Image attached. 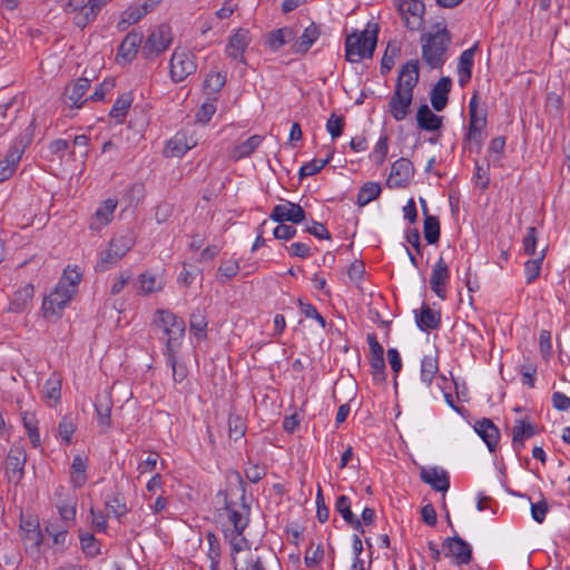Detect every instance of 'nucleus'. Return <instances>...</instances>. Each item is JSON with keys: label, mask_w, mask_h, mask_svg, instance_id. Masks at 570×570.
<instances>
[{"label": "nucleus", "mask_w": 570, "mask_h": 570, "mask_svg": "<svg viewBox=\"0 0 570 570\" xmlns=\"http://www.w3.org/2000/svg\"><path fill=\"white\" fill-rule=\"evenodd\" d=\"M235 474L242 491V502L229 501L227 491L220 490L217 497H223L224 507L219 510L218 517L224 537L230 543L232 551L239 552L246 543L244 531L249 523L250 507L245 502V482L238 472Z\"/></svg>", "instance_id": "nucleus-1"}, {"label": "nucleus", "mask_w": 570, "mask_h": 570, "mask_svg": "<svg viewBox=\"0 0 570 570\" xmlns=\"http://www.w3.org/2000/svg\"><path fill=\"white\" fill-rule=\"evenodd\" d=\"M379 24L367 23L365 30H354L345 39V59L357 63L364 58H372L377 45Z\"/></svg>", "instance_id": "nucleus-2"}, {"label": "nucleus", "mask_w": 570, "mask_h": 570, "mask_svg": "<svg viewBox=\"0 0 570 570\" xmlns=\"http://www.w3.org/2000/svg\"><path fill=\"white\" fill-rule=\"evenodd\" d=\"M422 45V59L431 69H441L446 61V53L452 36L446 27L436 32L423 33L420 38Z\"/></svg>", "instance_id": "nucleus-3"}, {"label": "nucleus", "mask_w": 570, "mask_h": 570, "mask_svg": "<svg viewBox=\"0 0 570 570\" xmlns=\"http://www.w3.org/2000/svg\"><path fill=\"white\" fill-rule=\"evenodd\" d=\"M154 324L163 331L166 336V351H177L181 345L186 325L184 320L178 318L167 309H157Z\"/></svg>", "instance_id": "nucleus-4"}, {"label": "nucleus", "mask_w": 570, "mask_h": 570, "mask_svg": "<svg viewBox=\"0 0 570 570\" xmlns=\"http://www.w3.org/2000/svg\"><path fill=\"white\" fill-rule=\"evenodd\" d=\"M171 29L167 23H161L155 28L147 37L141 55L145 59L153 60L165 52L171 45Z\"/></svg>", "instance_id": "nucleus-5"}, {"label": "nucleus", "mask_w": 570, "mask_h": 570, "mask_svg": "<svg viewBox=\"0 0 570 570\" xmlns=\"http://www.w3.org/2000/svg\"><path fill=\"white\" fill-rule=\"evenodd\" d=\"M75 287H52L50 293L43 295L42 312L43 316L60 317L63 308L76 294Z\"/></svg>", "instance_id": "nucleus-6"}, {"label": "nucleus", "mask_w": 570, "mask_h": 570, "mask_svg": "<svg viewBox=\"0 0 570 570\" xmlns=\"http://www.w3.org/2000/svg\"><path fill=\"white\" fill-rule=\"evenodd\" d=\"M197 69L195 56L186 49L176 48L170 58L169 73L174 82H180Z\"/></svg>", "instance_id": "nucleus-7"}, {"label": "nucleus", "mask_w": 570, "mask_h": 570, "mask_svg": "<svg viewBox=\"0 0 570 570\" xmlns=\"http://www.w3.org/2000/svg\"><path fill=\"white\" fill-rule=\"evenodd\" d=\"M394 3L409 30L416 31L423 26L425 6L421 0H394Z\"/></svg>", "instance_id": "nucleus-8"}, {"label": "nucleus", "mask_w": 570, "mask_h": 570, "mask_svg": "<svg viewBox=\"0 0 570 570\" xmlns=\"http://www.w3.org/2000/svg\"><path fill=\"white\" fill-rule=\"evenodd\" d=\"M367 343L370 346V365L372 370L373 380L382 383L386 380L384 348L379 343L374 333L367 335Z\"/></svg>", "instance_id": "nucleus-9"}, {"label": "nucleus", "mask_w": 570, "mask_h": 570, "mask_svg": "<svg viewBox=\"0 0 570 570\" xmlns=\"http://www.w3.org/2000/svg\"><path fill=\"white\" fill-rule=\"evenodd\" d=\"M27 453L22 446H12L7 455L6 475L9 481L19 484L24 475Z\"/></svg>", "instance_id": "nucleus-10"}, {"label": "nucleus", "mask_w": 570, "mask_h": 570, "mask_svg": "<svg viewBox=\"0 0 570 570\" xmlns=\"http://www.w3.org/2000/svg\"><path fill=\"white\" fill-rule=\"evenodd\" d=\"M269 218L276 223L301 224L306 219V213L299 204L286 202V204L276 205L272 209Z\"/></svg>", "instance_id": "nucleus-11"}, {"label": "nucleus", "mask_w": 570, "mask_h": 570, "mask_svg": "<svg viewBox=\"0 0 570 570\" xmlns=\"http://www.w3.org/2000/svg\"><path fill=\"white\" fill-rule=\"evenodd\" d=\"M414 175V166L407 158H400L392 164L387 179L389 187H406Z\"/></svg>", "instance_id": "nucleus-12"}, {"label": "nucleus", "mask_w": 570, "mask_h": 570, "mask_svg": "<svg viewBox=\"0 0 570 570\" xmlns=\"http://www.w3.org/2000/svg\"><path fill=\"white\" fill-rule=\"evenodd\" d=\"M445 557H453L456 564H468L472 560V549L461 537L454 535L443 541Z\"/></svg>", "instance_id": "nucleus-13"}, {"label": "nucleus", "mask_w": 570, "mask_h": 570, "mask_svg": "<svg viewBox=\"0 0 570 570\" xmlns=\"http://www.w3.org/2000/svg\"><path fill=\"white\" fill-rule=\"evenodd\" d=\"M413 100V94L402 91L400 86H395L394 92L389 101V111L396 121H402L410 112Z\"/></svg>", "instance_id": "nucleus-14"}, {"label": "nucleus", "mask_w": 570, "mask_h": 570, "mask_svg": "<svg viewBox=\"0 0 570 570\" xmlns=\"http://www.w3.org/2000/svg\"><path fill=\"white\" fill-rule=\"evenodd\" d=\"M419 65L417 59L406 61L399 70L395 86H400L402 91L413 94L420 79Z\"/></svg>", "instance_id": "nucleus-15"}, {"label": "nucleus", "mask_w": 570, "mask_h": 570, "mask_svg": "<svg viewBox=\"0 0 570 570\" xmlns=\"http://www.w3.org/2000/svg\"><path fill=\"white\" fill-rule=\"evenodd\" d=\"M55 495L57 498L56 508L58 509L61 519L65 521L75 520L77 505L76 495L71 494L63 485H59L56 489Z\"/></svg>", "instance_id": "nucleus-16"}, {"label": "nucleus", "mask_w": 570, "mask_h": 570, "mask_svg": "<svg viewBox=\"0 0 570 570\" xmlns=\"http://www.w3.org/2000/svg\"><path fill=\"white\" fill-rule=\"evenodd\" d=\"M538 433L537 425L529 419L515 420L512 429V446L515 452H520L524 446L525 440L532 438Z\"/></svg>", "instance_id": "nucleus-17"}, {"label": "nucleus", "mask_w": 570, "mask_h": 570, "mask_svg": "<svg viewBox=\"0 0 570 570\" xmlns=\"http://www.w3.org/2000/svg\"><path fill=\"white\" fill-rule=\"evenodd\" d=\"M474 431L485 442L490 452H494L500 441V431L491 419L483 417L475 422Z\"/></svg>", "instance_id": "nucleus-18"}, {"label": "nucleus", "mask_w": 570, "mask_h": 570, "mask_svg": "<svg viewBox=\"0 0 570 570\" xmlns=\"http://www.w3.org/2000/svg\"><path fill=\"white\" fill-rule=\"evenodd\" d=\"M452 88L450 77H441L431 89V105L435 111H442L449 102V94Z\"/></svg>", "instance_id": "nucleus-19"}, {"label": "nucleus", "mask_w": 570, "mask_h": 570, "mask_svg": "<svg viewBox=\"0 0 570 570\" xmlns=\"http://www.w3.org/2000/svg\"><path fill=\"white\" fill-rule=\"evenodd\" d=\"M420 478L424 483L430 484L432 489L438 492L444 493L450 488L449 473L443 469H439L436 466L430 469H422Z\"/></svg>", "instance_id": "nucleus-20"}, {"label": "nucleus", "mask_w": 570, "mask_h": 570, "mask_svg": "<svg viewBox=\"0 0 570 570\" xmlns=\"http://www.w3.org/2000/svg\"><path fill=\"white\" fill-rule=\"evenodd\" d=\"M117 200L112 198L106 199L102 205L95 212L90 218L89 228L91 230H100L107 226L112 217L117 207Z\"/></svg>", "instance_id": "nucleus-21"}, {"label": "nucleus", "mask_w": 570, "mask_h": 570, "mask_svg": "<svg viewBox=\"0 0 570 570\" xmlns=\"http://www.w3.org/2000/svg\"><path fill=\"white\" fill-rule=\"evenodd\" d=\"M36 119L33 118L23 131L14 139L12 146L8 150L12 161H20L24 149L32 142L35 137Z\"/></svg>", "instance_id": "nucleus-22"}, {"label": "nucleus", "mask_w": 570, "mask_h": 570, "mask_svg": "<svg viewBox=\"0 0 570 570\" xmlns=\"http://www.w3.org/2000/svg\"><path fill=\"white\" fill-rule=\"evenodd\" d=\"M144 39L141 31L131 30L128 32L120 43L117 52V58H122L125 61H131L138 51Z\"/></svg>", "instance_id": "nucleus-23"}, {"label": "nucleus", "mask_w": 570, "mask_h": 570, "mask_svg": "<svg viewBox=\"0 0 570 570\" xmlns=\"http://www.w3.org/2000/svg\"><path fill=\"white\" fill-rule=\"evenodd\" d=\"M249 45V31L246 29H238L228 40L226 51L233 60H240L245 62L243 53Z\"/></svg>", "instance_id": "nucleus-24"}, {"label": "nucleus", "mask_w": 570, "mask_h": 570, "mask_svg": "<svg viewBox=\"0 0 570 570\" xmlns=\"http://www.w3.org/2000/svg\"><path fill=\"white\" fill-rule=\"evenodd\" d=\"M112 401L108 393L98 394L95 400L98 425L106 432L111 425Z\"/></svg>", "instance_id": "nucleus-25"}, {"label": "nucleus", "mask_w": 570, "mask_h": 570, "mask_svg": "<svg viewBox=\"0 0 570 570\" xmlns=\"http://www.w3.org/2000/svg\"><path fill=\"white\" fill-rule=\"evenodd\" d=\"M417 126L424 131H438L442 128L443 117L435 115L426 104H422L416 112Z\"/></svg>", "instance_id": "nucleus-26"}, {"label": "nucleus", "mask_w": 570, "mask_h": 570, "mask_svg": "<svg viewBox=\"0 0 570 570\" xmlns=\"http://www.w3.org/2000/svg\"><path fill=\"white\" fill-rule=\"evenodd\" d=\"M415 322L421 331L436 330L441 324V314L423 303L421 309L415 311Z\"/></svg>", "instance_id": "nucleus-27"}, {"label": "nucleus", "mask_w": 570, "mask_h": 570, "mask_svg": "<svg viewBox=\"0 0 570 570\" xmlns=\"http://www.w3.org/2000/svg\"><path fill=\"white\" fill-rule=\"evenodd\" d=\"M321 36L320 27L312 22L292 46V52L305 55Z\"/></svg>", "instance_id": "nucleus-28"}, {"label": "nucleus", "mask_w": 570, "mask_h": 570, "mask_svg": "<svg viewBox=\"0 0 570 570\" xmlns=\"http://www.w3.org/2000/svg\"><path fill=\"white\" fill-rule=\"evenodd\" d=\"M90 88V81L87 78H78L73 83L65 89V101L71 108H80L82 102L79 100Z\"/></svg>", "instance_id": "nucleus-29"}, {"label": "nucleus", "mask_w": 570, "mask_h": 570, "mask_svg": "<svg viewBox=\"0 0 570 570\" xmlns=\"http://www.w3.org/2000/svg\"><path fill=\"white\" fill-rule=\"evenodd\" d=\"M439 372V350L434 347L429 354L424 355L421 361V381L430 386Z\"/></svg>", "instance_id": "nucleus-30"}, {"label": "nucleus", "mask_w": 570, "mask_h": 570, "mask_svg": "<svg viewBox=\"0 0 570 570\" xmlns=\"http://www.w3.org/2000/svg\"><path fill=\"white\" fill-rule=\"evenodd\" d=\"M88 458L76 455L70 466V482L73 488H82L87 480Z\"/></svg>", "instance_id": "nucleus-31"}, {"label": "nucleus", "mask_w": 570, "mask_h": 570, "mask_svg": "<svg viewBox=\"0 0 570 570\" xmlns=\"http://www.w3.org/2000/svg\"><path fill=\"white\" fill-rule=\"evenodd\" d=\"M264 137L261 135H253L245 141L233 147L230 157L234 160H240L245 157H249L256 148L263 142Z\"/></svg>", "instance_id": "nucleus-32"}, {"label": "nucleus", "mask_w": 570, "mask_h": 570, "mask_svg": "<svg viewBox=\"0 0 570 570\" xmlns=\"http://www.w3.org/2000/svg\"><path fill=\"white\" fill-rule=\"evenodd\" d=\"M189 333L198 341L207 338V321L203 309L197 308L189 317Z\"/></svg>", "instance_id": "nucleus-33"}, {"label": "nucleus", "mask_w": 570, "mask_h": 570, "mask_svg": "<svg viewBox=\"0 0 570 570\" xmlns=\"http://www.w3.org/2000/svg\"><path fill=\"white\" fill-rule=\"evenodd\" d=\"M469 127H485L487 110L479 109V92L474 91L469 102Z\"/></svg>", "instance_id": "nucleus-34"}, {"label": "nucleus", "mask_w": 570, "mask_h": 570, "mask_svg": "<svg viewBox=\"0 0 570 570\" xmlns=\"http://www.w3.org/2000/svg\"><path fill=\"white\" fill-rule=\"evenodd\" d=\"M134 244L135 238L131 233L128 232L124 235L114 236L109 242L108 248L115 253V257L122 258Z\"/></svg>", "instance_id": "nucleus-35"}, {"label": "nucleus", "mask_w": 570, "mask_h": 570, "mask_svg": "<svg viewBox=\"0 0 570 570\" xmlns=\"http://www.w3.org/2000/svg\"><path fill=\"white\" fill-rule=\"evenodd\" d=\"M132 102V97L130 94H124L119 98L116 99L114 102V106L109 112V116L118 124L124 122L125 117L128 112V109L130 108Z\"/></svg>", "instance_id": "nucleus-36"}, {"label": "nucleus", "mask_w": 570, "mask_h": 570, "mask_svg": "<svg viewBox=\"0 0 570 570\" xmlns=\"http://www.w3.org/2000/svg\"><path fill=\"white\" fill-rule=\"evenodd\" d=\"M42 393L50 406L56 405L61 397V381L57 376H51L46 381Z\"/></svg>", "instance_id": "nucleus-37"}, {"label": "nucleus", "mask_w": 570, "mask_h": 570, "mask_svg": "<svg viewBox=\"0 0 570 570\" xmlns=\"http://www.w3.org/2000/svg\"><path fill=\"white\" fill-rule=\"evenodd\" d=\"M382 191L381 185L375 181L365 183L358 190L357 194V204L360 206H365L370 202L379 198Z\"/></svg>", "instance_id": "nucleus-38"}, {"label": "nucleus", "mask_w": 570, "mask_h": 570, "mask_svg": "<svg viewBox=\"0 0 570 570\" xmlns=\"http://www.w3.org/2000/svg\"><path fill=\"white\" fill-rule=\"evenodd\" d=\"M246 432V423L240 414L230 412L228 416V435L235 442L243 439Z\"/></svg>", "instance_id": "nucleus-39"}, {"label": "nucleus", "mask_w": 570, "mask_h": 570, "mask_svg": "<svg viewBox=\"0 0 570 570\" xmlns=\"http://www.w3.org/2000/svg\"><path fill=\"white\" fill-rule=\"evenodd\" d=\"M423 234L428 244H436L440 239V220L436 216L426 215L423 223Z\"/></svg>", "instance_id": "nucleus-40"}, {"label": "nucleus", "mask_w": 570, "mask_h": 570, "mask_svg": "<svg viewBox=\"0 0 570 570\" xmlns=\"http://www.w3.org/2000/svg\"><path fill=\"white\" fill-rule=\"evenodd\" d=\"M33 288L35 287H21L14 293V298L9 305V311L13 313H20L26 307L28 302L33 296Z\"/></svg>", "instance_id": "nucleus-41"}, {"label": "nucleus", "mask_w": 570, "mask_h": 570, "mask_svg": "<svg viewBox=\"0 0 570 570\" xmlns=\"http://www.w3.org/2000/svg\"><path fill=\"white\" fill-rule=\"evenodd\" d=\"M334 151H331L325 159H313L305 163L298 171V177L302 180L305 177L318 174L332 159Z\"/></svg>", "instance_id": "nucleus-42"}, {"label": "nucleus", "mask_w": 570, "mask_h": 570, "mask_svg": "<svg viewBox=\"0 0 570 570\" xmlns=\"http://www.w3.org/2000/svg\"><path fill=\"white\" fill-rule=\"evenodd\" d=\"M106 509L109 513H112L118 521L128 512L125 498L118 492L106 501Z\"/></svg>", "instance_id": "nucleus-43"}, {"label": "nucleus", "mask_w": 570, "mask_h": 570, "mask_svg": "<svg viewBox=\"0 0 570 570\" xmlns=\"http://www.w3.org/2000/svg\"><path fill=\"white\" fill-rule=\"evenodd\" d=\"M225 81L226 78L220 72H210L204 81V90L207 96L215 97V95H217L224 87Z\"/></svg>", "instance_id": "nucleus-44"}, {"label": "nucleus", "mask_w": 570, "mask_h": 570, "mask_svg": "<svg viewBox=\"0 0 570 570\" xmlns=\"http://www.w3.org/2000/svg\"><path fill=\"white\" fill-rule=\"evenodd\" d=\"M547 247H544L537 258L529 259L524 265V274L527 283L530 284L535 281L541 271V264L546 256Z\"/></svg>", "instance_id": "nucleus-45"}, {"label": "nucleus", "mask_w": 570, "mask_h": 570, "mask_svg": "<svg viewBox=\"0 0 570 570\" xmlns=\"http://www.w3.org/2000/svg\"><path fill=\"white\" fill-rule=\"evenodd\" d=\"M449 267L444 259L440 257L433 267L430 278V285H445V282L449 279Z\"/></svg>", "instance_id": "nucleus-46"}, {"label": "nucleus", "mask_w": 570, "mask_h": 570, "mask_svg": "<svg viewBox=\"0 0 570 570\" xmlns=\"http://www.w3.org/2000/svg\"><path fill=\"white\" fill-rule=\"evenodd\" d=\"M76 426L77 425L75 423V420L70 414L63 415L61 421L59 422L58 433L66 444L71 443V438L76 431Z\"/></svg>", "instance_id": "nucleus-47"}, {"label": "nucleus", "mask_w": 570, "mask_h": 570, "mask_svg": "<svg viewBox=\"0 0 570 570\" xmlns=\"http://www.w3.org/2000/svg\"><path fill=\"white\" fill-rule=\"evenodd\" d=\"M81 549L86 557L95 558L100 554V547L97 543L96 538L91 533H80Z\"/></svg>", "instance_id": "nucleus-48"}, {"label": "nucleus", "mask_w": 570, "mask_h": 570, "mask_svg": "<svg viewBox=\"0 0 570 570\" xmlns=\"http://www.w3.org/2000/svg\"><path fill=\"white\" fill-rule=\"evenodd\" d=\"M82 281L81 269L75 265H68L60 277L58 285H79Z\"/></svg>", "instance_id": "nucleus-49"}, {"label": "nucleus", "mask_w": 570, "mask_h": 570, "mask_svg": "<svg viewBox=\"0 0 570 570\" xmlns=\"http://www.w3.org/2000/svg\"><path fill=\"white\" fill-rule=\"evenodd\" d=\"M347 276L351 282L353 283H360V282H368L371 283L372 279L368 278L365 272V264L362 261H354L348 269H347Z\"/></svg>", "instance_id": "nucleus-50"}, {"label": "nucleus", "mask_w": 570, "mask_h": 570, "mask_svg": "<svg viewBox=\"0 0 570 570\" xmlns=\"http://www.w3.org/2000/svg\"><path fill=\"white\" fill-rule=\"evenodd\" d=\"M476 51L478 42H475L471 48L464 50L459 57L458 70H464L468 71V73H472Z\"/></svg>", "instance_id": "nucleus-51"}, {"label": "nucleus", "mask_w": 570, "mask_h": 570, "mask_svg": "<svg viewBox=\"0 0 570 570\" xmlns=\"http://www.w3.org/2000/svg\"><path fill=\"white\" fill-rule=\"evenodd\" d=\"M206 540L208 542V557L212 561V569L216 570L220 558V544L214 532L206 533Z\"/></svg>", "instance_id": "nucleus-52"}, {"label": "nucleus", "mask_w": 570, "mask_h": 570, "mask_svg": "<svg viewBox=\"0 0 570 570\" xmlns=\"http://www.w3.org/2000/svg\"><path fill=\"white\" fill-rule=\"evenodd\" d=\"M345 126V118L332 112L326 122V130L333 139L342 136Z\"/></svg>", "instance_id": "nucleus-53"}, {"label": "nucleus", "mask_w": 570, "mask_h": 570, "mask_svg": "<svg viewBox=\"0 0 570 570\" xmlns=\"http://www.w3.org/2000/svg\"><path fill=\"white\" fill-rule=\"evenodd\" d=\"M238 269L239 267L237 261H224L218 268L217 278L222 283L227 282L237 274Z\"/></svg>", "instance_id": "nucleus-54"}, {"label": "nucleus", "mask_w": 570, "mask_h": 570, "mask_svg": "<svg viewBox=\"0 0 570 570\" xmlns=\"http://www.w3.org/2000/svg\"><path fill=\"white\" fill-rule=\"evenodd\" d=\"M188 149L189 146L178 135L170 139L166 145V153L171 157H181Z\"/></svg>", "instance_id": "nucleus-55"}, {"label": "nucleus", "mask_w": 570, "mask_h": 570, "mask_svg": "<svg viewBox=\"0 0 570 570\" xmlns=\"http://www.w3.org/2000/svg\"><path fill=\"white\" fill-rule=\"evenodd\" d=\"M119 259H121V257H115V253L111 249L107 248L105 250H101L98 255L96 271L105 272L109 269L112 265H116Z\"/></svg>", "instance_id": "nucleus-56"}, {"label": "nucleus", "mask_w": 570, "mask_h": 570, "mask_svg": "<svg viewBox=\"0 0 570 570\" xmlns=\"http://www.w3.org/2000/svg\"><path fill=\"white\" fill-rule=\"evenodd\" d=\"M177 351H166L167 363L171 366L173 379L175 382H183L187 376V370L183 365H178L176 361Z\"/></svg>", "instance_id": "nucleus-57"}, {"label": "nucleus", "mask_w": 570, "mask_h": 570, "mask_svg": "<svg viewBox=\"0 0 570 570\" xmlns=\"http://www.w3.org/2000/svg\"><path fill=\"white\" fill-rule=\"evenodd\" d=\"M389 151V136L386 134L382 135L379 139V141L375 145V148L373 150V158L374 163L377 166L383 165L385 161L386 155Z\"/></svg>", "instance_id": "nucleus-58"}, {"label": "nucleus", "mask_w": 570, "mask_h": 570, "mask_svg": "<svg viewBox=\"0 0 570 570\" xmlns=\"http://www.w3.org/2000/svg\"><path fill=\"white\" fill-rule=\"evenodd\" d=\"M216 97H213L210 101L204 102L196 112V120L200 124H207L216 112Z\"/></svg>", "instance_id": "nucleus-59"}, {"label": "nucleus", "mask_w": 570, "mask_h": 570, "mask_svg": "<svg viewBox=\"0 0 570 570\" xmlns=\"http://www.w3.org/2000/svg\"><path fill=\"white\" fill-rule=\"evenodd\" d=\"M95 19V14L90 12L89 7L85 2L81 9L72 17V22L76 27L85 29Z\"/></svg>", "instance_id": "nucleus-60"}, {"label": "nucleus", "mask_w": 570, "mask_h": 570, "mask_svg": "<svg viewBox=\"0 0 570 570\" xmlns=\"http://www.w3.org/2000/svg\"><path fill=\"white\" fill-rule=\"evenodd\" d=\"M335 510L342 515L346 523L356 517L351 510V501L346 495H340L336 499Z\"/></svg>", "instance_id": "nucleus-61"}, {"label": "nucleus", "mask_w": 570, "mask_h": 570, "mask_svg": "<svg viewBox=\"0 0 570 570\" xmlns=\"http://www.w3.org/2000/svg\"><path fill=\"white\" fill-rule=\"evenodd\" d=\"M520 374L522 375V384L529 387H534L537 365L532 362H527L520 366Z\"/></svg>", "instance_id": "nucleus-62"}, {"label": "nucleus", "mask_w": 570, "mask_h": 570, "mask_svg": "<svg viewBox=\"0 0 570 570\" xmlns=\"http://www.w3.org/2000/svg\"><path fill=\"white\" fill-rule=\"evenodd\" d=\"M19 161H12L10 154L7 153L6 157L0 160V183L9 179L16 171Z\"/></svg>", "instance_id": "nucleus-63"}, {"label": "nucleus", "mask_w": 570, "mask_h": 570, "mask_svg": "<svg viewBox=\"0 0 570 570\" xmlns=\"http://www.w3.org/2000/svg\"><path fill=\"white\" fill-rule=\"evenodd\" d=\"M538 232L537 228L533 226H530L527 228V234L523 237V250L527 255H535V246L538 240Z\"/></svg>", "instance_id": "nucleus-64"}]
</instances>
